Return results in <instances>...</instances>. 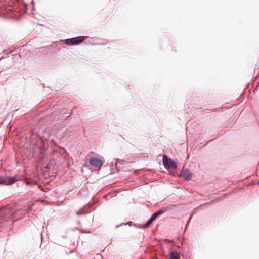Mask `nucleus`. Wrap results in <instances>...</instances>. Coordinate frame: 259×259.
<instances>
[{
  "instance_id": "nucleus-6",
  "label": "nucleus",
  "mask_w": 259,
  "mask_h": 259,
  "mask_svg": "<svg viewBox=\"0 0 259 259\" xmlns=\"http://www.w3.org/2000/svg\"><path fill=\"white\" fill-rule=\"evenodd\" d=\"M181 175L186 180H189L192 177L191 172L188 169H183Z\"/></svg>"
},
{
  "instance_id": "nucleus-1",
  "label": "nucleus",
  "mask_w": 259,
  "mask_h": 259,
  "mask_svg": "<svg viewBox=\"0 0 259 259\" xmlns=\"http://www.w3.org/2000/svg\"><path fill=\"white\" fill-rule=\"evenodd\" d=\"M27 212V211L23 208H7L4 210V219L6 221L13 222L15 220L22 218Z\"/></svg>"
},
{
  "instance_id": "nucleus-4",
  "label": "nucleus",
  "mask_w": 259,
  "mask_h": 259,
  "mask_svg": "<svg viewBox=\"0 0 259 259\" xmlns=\"http://www.w3.org/2000/svg\"><path fill=\"white\" fill-rule=\"evenodd\" d=\"M84 40V37H77L70 39H67L64 40L65 44L67 45H74L80 44Z\"/></svg>"
},
{
  "instance_id": "nucleus-13",
  "label": "nucleus",
  "mask_w": 259,
  "mask_h": 259,
  "mask_svg": "<svg viewBox=\"0 0 259 259\" xmlns=\"http://www.w3.org/2000/svg\"><path fill=\"white\" fill-rule=\"evenodd\" d=\"M77 214H78V215H79V214H80V213H79V212H77Z\"/></svg>"
},
{
  "instance_id": "nucleus-2",
  "label": "nucleus",
  "mask_w": 259,
  "mask_h": 259,
  "mask_svg": "<svg viewBox=\"0 0 259 259\" xmlns=\"http://www.w3.org/2000/svg\"><path fill=\"white\" fill-rule=\"evenodd\" d=\"M18 180L17 176L9 177L6 176L0 177V184L3 185H11L15 183Z\"/></svg>"
},
{
  "instance_id": "nucleus-11",
  "label": "nucleus",
  "mask_w": 259,
  "mask_h": 259,
  "mask_svg": "<svg viewBox=\"0 0 259 259\" xmlns=\"http://www.w3.org/2000/svg\"><path fill=\"white\" fill-rule=\"evenodd\" d=\"M95 154V152H91V153L89 154V155L90 154H93V155H94V154Z\"/></svg>"
},
{
  "instance_id": "nucleus-5",
  "label": "nucleus",
  "mask_w": 259,
  "mask_h": 259,
  "mask_svg": "<svg viewBox=\"0 0 259 259\" xmlns=\"http://www.w3.org/2000/svg\"><path fill=\"white\" fill-rule=\"evenodd\" d=\"M90 164L95 167H99L103 165V161L101 159L97 158H93L90 160Z\"/></svg>"
},
{
  "instance_id": "nucleus-3",
  "label": "nucleus",
  "mask_w": 259,
  "mask_h": 259,
  "mask_svg": "<svg viewBox=\"0 0 259 259\" xmlns=\"http://www.w3.org/2000/svg\"><path fill=\"white\" fill-rule=\"evenodd\" d=\"M163 163L165 167L169 168L176 169L177 168V165L175 162L171 159L168 158L166 155H164L163 157Z\"/></svg>"
},
{
  "instance_id": "nucleus-8",
  "label": "nucleus",
  "mask_w": 259,
  "mask_h": 259,
  "mask_svg": "<svg viewBox=\"0 0 259 259\" xmlns=\"http://www.w3.org/2000/svg\"><path fill=\"white\" fill-rule=\"evenodd\" d=\"M162 213H163V211L160 210L158 211L157 212H156V213H154L151 218L154 221L158 216H159L160 215H161Z\"/></svg>"
},
{
  "instance_id": "nucleus-9",
  "label": "nucleus",
  "mask_w": 259,
  "mask_h": 259,
  "mask_svg": "<svg viewBox=\"0 0 259 259\" xmlns=\"http://www.w3.org/2000/svg\"><path fill=\"white\" fill-rule=\"evenodd\" d=\"M162 213H163V211L160 210L158 211L157 212H156V213H154L151 218L154 221L158 216H159L160 215H161Z\"/></svg>"
},
{
  "instance_id": "nucleus-12",
  "label": "nucleus",
  "mask_w": 259,
  "mask_h": 259,
  "mask_svg": "<svg viewBox=\"0 0 259 259\" xmlns=\"http://www.w3.org/2000/svg\"><path fill=\"white\" fill-rule=\"evenodd\" d=\"M31 210V207H29V210Z\"/></svg>"
},
{
  "instance_id": "nucleus-10",
  "label": "nucleus",
  "mask_w": 259,
  "mask_h": 259,
  "mask_svg": "<svg viewBox=\"0 0 259 259\" xmlns=\"http://www.w3.org/2000/svg\"><path fill=\"white\" fill-rule=\"evenodd\" d=\"M153 221L154 220L151 218H150V219L147 221L146 224H145V227H148Z\"/></svg>"
},
{
  "instance_id": "nucleus-7",
  "label": "nucleus",
  "mask_w": 259,
  "mask_h": 259,
  "mask_svg": "<svg viewBox=\"0 0 259 259\" xmlns=\"http://www.w3.org/2000/svg\"><path fill=\"white\" fill-rule=\"evenodd\" d=\"M180 256L177 252H172L170 254V259H180Z\"/></svg>"
}]
</instances>
